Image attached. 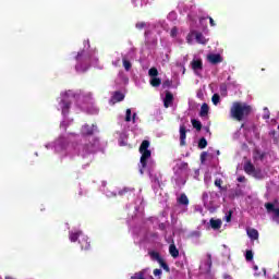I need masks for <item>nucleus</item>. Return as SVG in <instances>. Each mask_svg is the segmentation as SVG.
I'll return each mask as SVG.
<instances>
[{
  "label": "nucleus",
  "instance_id": "1",
  "mask_svg": "<svg viewBox=\"0 0 279 279\" xmlns=\"http://www.w3.org/2000/svg\"><path fill=\"white\" fill-rule=\"evenodd\" d=\"M248 114H252V106L241 101L232 104L230 109V116L232 119L235 121H243V119H247Z\"/></svg>",
  "mask_w": 279,
  "mask_h": 279
},
{
  "label": "nucleus",
  "instance_id": "2",
  "mask_svg": "<svg viewBox=\"0 0 279 279\" xmlns=\"http://www.w3.org/2000/svg\"><path fill=\"white\" fill-rule=\"evenodd\" d=\"M140 154L141 159H140V173L143 175L145 173V169H147V160L151 158V150H149V141L144 140L140 146Z\"/></svg>",
  "mask_w": 279,
  "mask_h": 279
},
{
  "label": "nucleus",
  "instance_id": "3",
  "mask_svg": "<svg viewBox=\"0 0 279 279\" xmlns=\"http://www.w3.org/2000/svg\"><path fill=\"white\" fill-rule=\"evenodd\" d=\"M86 141H88V143H85L83 145V149L80 153V156H82V158H86V156H90V154H95V151L99 149V138L90 136L86 138Z\"/></svg>",
  "mask_w": 279,
  "mask_h": 279
},
{
  "label": "nucleus",
  "instance_id": "4",
  "mask_svg": "<svg viewBox=\"0 0 279 279\" xmlns=\"http://www.w3.org/2000/svg\"><path fill=\"white\" fill-rule=\"evenodd\" d=\"M76 65L75 70L78 73H86L90 69V56L86 54L85 51H81L76 56Z\"/></svg>",
  "mask_w": 279,
  "mask_h": 279
},
{
  "label": "nucleus",
  "instance_id": "5",
  "mask_svg": "<svg viewBox=\"0 0 279 279\" xmlns=\"http://www.w3.org/2000/svg\"><path fill=\"white\" fill-rule=\"evenodd\" d=\"M244 171L247 173V175H253V178H260V169H256V167L252 165V161L244 163Z\"/></svg>",
  "mask_w": 279,
  "mask_h": 279
},
{
  "label": "nucleus",
  "instance_id": "6",
  "mask_svg": "<svg viewBox=\"0 0 279 279\" xmlns=\"http://www.w3.org/2000/svg\"><path fill=\"white\" fill-rule=\"evenodd\" d=\"M78 243L81 245V250H84L85 252H88L90 250V240L86 235H82L78 240Z\"/></svg>",
  "mask_w": 279,
  "mask_h": 279
},
{
  "label": "nucleus",
  "instance_id": "7",
  "mask_svg": "<svg viewBox=\"0 0 279 279\" xmlns=\"http://www.w3.org/2000/svg\"><path fill=\"white\" fill-rule=\"evenodd\" d=\"M94 129L93 126L88 125V124H85L83 125L82 128V131H81V134L82 136H84L85 138H88V136H93L94 134Z\"/></svg>",
  "mask_w": 279,
  "mask_h": 279
},
{
  "label": "nucleus",
  "instance_id": "8",
  "mask_svg": "<svg viewBox=\"0 0 279 279\" xmlns=\"http://www.w3.org/2000/svg\"><path fill=\"white\" fill-rule=\"evenodd\" d=\"M191 66L193 71H202L204 69V62L202 59H194L191 62Z\"/></svg>",
  "mask_w": 279,
  "mask_h": 279
},
{
  "label": "nucleus",
  "instance_id": "9",
  "mask_svg": "<svg viewBox=\"0 0 279 279\" xmlns=\"http://www.w3.org/2000/svg\"><path fill=\"white\" fill-rule=\"evenodd\" d=\"M60 105H61L62 114L66 117V114H69V110H71V101L66 99H62Z\"/></svg>",
  "mask_w": 279,
  "mask_h": 279
},
{
  "label": "nucleus",
  "instance_id": "10",
  "mask_svg": "<svg viewBox=\"0 0 279 279\" xmlns=\"http://www.w3.org/2000/svg\"><path fill=\"white\" fill-rule=\"evenodd\" d=\"M180 145L184 147L186 145V126L180 125Z\"/></svg>",
  "mask_w": 279,
  "mask_h": 279
},
{
  "label": "nucleus",
  "instance_id": "11",
  "mask_svg": "<svg viewBox=\"0 0 279 279\" xmlns=\"http://www.w3.org/2000/svg\"><path fill=\"white\" fill-rule=\"evenodd\" d=\"M173 105V94L171 92H166V97L163 99L165 108H169Z\"/></svg>",
  "mask_w": 279,
  "mask_h": 279
},
{
  "label": "nucleus",
  "instance_id": "12",
  "mask_svg": "<svg viewBox=\"0 0 279 279\" xmlns=\"http://www.w3.org/2000/svg\"><path fill=\"white\" fill-rule=\"evenodd\" d=\"M207 59L210 64H219L220 62H223V58H221V54H209Z\"/></svg>",
  "mask_w": 279,
  "mask_h": 279
},
{
  "label": "nucleus",
  "instance_id": "13",
  "mask_svg": "<svg viewBox=\"0 0 279 279\" xmlns=\"http://www.w3.org/2000/svg\"><path fill=\"white\" fill-rule=\"evenodd\" d=\"M123 99H125V95H123L121 92H114L111 97V101L113 104H119V101H123Z\"/></svg>",
  "mask_w": 279,
  "mask_h": 279
},
{
  "label": "nucleus",
  "instance_id": "14",
  "mask_svg": "<svg viewBox=\"0 0 279 279\" xmlns=\"http://www.w3.org/2000/svg\"><path fill=\"white\" fill-rule=\"evenodd\" d=\"M265 208L267 213H274L275 217H279V208H276L272 203H266Z\"/></svg>",
  "mask_w": 279,
  "mask_h": 279
},
{
  "label": "nucleus",
  "instance_id": "15",
  "mask_svg": "<svg viewBox=\"0 0 279 279\" xmlns=\"http://www.w3.org/2000/svg\"><path fill=\"white\" fill-rule=\"evenodd\" d=\"M194 36L198 45H206V43H208V40H206V37H204V34L199 32L194 31Z\"/></svg>",
  "mask_w": 279,
  "mask_h": 279
},
{
  "label": "nucleus",
  "instance_id": "16",
  "mask_svg": "<svg viewBox=\"0 0 279 279\" xmlns=\"http://www.w3.org/2000/svg\"><path fill=\"white\" fill-rule=\"evenodd\" d=\"M169 254L170 256H172V258H178V256H180V251L178 250L175 244H170Z\"/></svg>",
  "mask_w": 279,
  "mask_h": 279
},
{
  "label": "nucleus",
  "instance_id": "17",
  "mask_svg": "<svg viewBox=\"0 0 279 279\" xmlns=\"http://www.w3.org/2000/svg\"><path fill=\"white\" fill-rule=\"evenodd\" d=\"M247 236L252 239V241H258V230L256 229H247Z\"/></svg>",
  "mask_w": 279,
  "mask_h": 279
},
{
  "label": "nucleus",
  "instance_id": "18",
  "mask_svg": "<svg viewBox=\"0 0 279 279\" xmlns=\"http://www.w3.org/2000/svg\"><path fill=\"white\" fill-rule=\"evenodd\" d=\"M209 110L210 107H208V104L204 102L201 107L199 117H208Z\"/></svg>",
  "mask_w": 279,
  "mask_h": 279
},
{
  "label": "nucleus",
  "instance_id": "19",
  "mask_svg": "<svg viewBox=\"0 0 279 279\" xmlns=\"http://www.w3.org/2000/svg\"><path fill=\"white\" fill-rule=\"evenodd\" d=\"M177 202L181 206H189V196H186V194H181V196L177 199Z\"/></svg>",
  "mask_w": 279,
  "mask_h": 279
},
{
  "label": "nucleus",
  "instance_id": "20",
  "mask_svg": "<svg viewBox=\"0 0 279 279\" xmlns=\"http://www.w3.org/2000/svg\"><path fill=\"white\" fill-rule=\"evenodd\" d=\"M149 84L154 88H158V86H160V84H162V80H160V77H158V76H155V77L150 78Z\"/></svg>",
  "mask_w": 279,
  "mask_h": 279
},
{
  "label": "nucleus",
  "instance_id": "21",
  "mask_svg": "<svg viewBox=\"0 0 279 279\" xmlns=\"http://www.w3.org/2000/svg\"><path fill=\"white\" fill-rule=\"evenodd\" d=\"M80 236H82V231L70 232L69 239L72 243H75Z\"/></svg>",
  "mask_w": 279,
  "mask_h": 279
},
{
  "label": "nucleus",
  "instance_id": "22",
  "mask_svg": "<svg viewBox=\"0 0 279 279\" xmlns=\"http://www.w3.org/2000/svg\"><path fill=\"white\" fill-rule=\"evenodd\" d=\"M209 223H210L213 230H219L221 228V220H219V219L215 220L211 218L209 220Z\"/></svg>",
  "mask_w": 279,
  "mask_h": 279
},
{
  "label": "nucleus",
  "instance_id": "23",
  "mask_svg": "<svg viewBox=\"0 0 279 279\" xmlns=\"http://www.w3.org/2000/svg\"><path fill=\"white\" fill-rule=\"evenodd\" d=\"M145 274H147V269H143L141 271L135 272L131 279H146Z\"/></svg>",
  "mask_w": 279,
  "mask_h": 279
},
{
  "label": "nucleus",
  "instance_id": "24",
  "mask_svg": "<svg viewBox=\"0 0 279 279\" xmlns=\"http://www.w3.org/2000/svg\"><path fill=\"white\" fill-rule=\"evenodd\" d=\"M191 123L197 132H202V122L199 120L192 119Z\"/></svg>",
  "mask_w": 279,
  "mask_h": 279
},
{
  "label": "nucleus",
  "instance_id": "25",
  "mask_svg": "<svg viewBox=\"0 0 279 279\" xmlns=\"http://www.w3.org/2000/svg\"><path fill=\"white\" fill-rule=\"evenodd\" d=\"M208 147V141H206V137H201L198 141V149H206Z\"/></svg>",
  "mask_w": 279,
  "mask_h": 279
},
{
  "label": "nucleus",
  "instance_id": "26",
  "mask_svg": "<svg viewBox=\"0 0 279 279\" xmlns=\"http://www.w3.org/2000/svg\"><path fill=\"white\" fill-rule=\"evenodd\" d=\"M148 254L150 258H153V260H157V263H159L162 259V257L160 256V253L158 252L153 251V252H149Z\"/></svg>",
  "mask_w": 279,
  "mask_h": 279
},
{
  "label": "nucleus",
  "instance_id": "27",
  "mask_svg": "<svg viewBox=\"0 0 279 279\" xmlns=\"http://www.w3.org/2000/svg\"><path fill=\"white\" fill-rule=\"evenodd\" d=\"M223 184V180L221 179H216L215 180V186L219 187V191H228V187L221 186Z\"/></svg>",
  "mask_w": 279,
  "mask_h": 279
},
{
  "label": "nucleus",
  "instance_id": "28",
  "mask_svg": "<svg viewBox=\"0 0 279 279\" xmlns=\"http://www.w3.org/2000/svg\"><path fill=\"white\" fill-rule=\"evenodd\" d=\"M158 264L160 265V267H162V269L167 272L171 271V269L169 268V265L167 264V262H165L163 258H161Z\"/></svg>",
  "mask_w": 279,
  "mask_h": 279
},
{
  "label": "nucleus",
  "instance_id": "29",
  "mask_svg": "<svg viewBox=\"0 0 279 279\" xmlns=\"http://www.w3.org/2000/svg\"><path fill=\"white\" fill-rule=\"evenodd\" d=\"M148 75L150 78L158 77V69L157 68H150L148 70Z\"/></svg>",
  "mask_w": 279,
  "mask_h": 279
},
{
  "label": "nucleus",
  "instance_id": "30",
  "mask_svg": "<svg viewBox=\"0 0 279 279\" xmlns=\"http://www.w3.org/2000/svg\"><path fill=\"white\" fill-rule=\"evenodd\" d=\"M122 64L125 71H130V69H132V62H130V60H126L125 58L122 59Z\"/></svg>",
  "mask_w": 279,
  "mask_h": 279
},
{
  "label": "nucleus",
  "instance_id": "31",
  "mask_svg": "<svg viewBox=\"0 0 279 279\" xmlns=\"http://www.w3.org/2000/svg\"><path fill=\"white\" fill-rule=\"evenodd\" d=\"M211 101H213L214 106H218L219 101H221V97L219 96V94H214L211 97Z\"/></svg>",
  "mask_w": 279,
  "mask_h": 279
},
{
  "label": "nucleus",
  "instance_id": "32",
  "mask_svg": "<svg viewBox=\"0 0 279 279\" xmlns=\"http://www.w3.org/2000/svg\"><path fill=\"white\" fill-rule=\"evenodd\" d=\"M245 258L247 262L254 260V252H252V250H247L245 253Z\"/></svg>",
  "mask_w": 279,
  "mask_h": 279
},
{
  "label": "nucleus",
  "instance_id": "33",
  "mask_svg": "<svg viewBox=\"0 0 279 279\" xmlns=\"http://www.w3.org/2000/svg\"><path fill=\"white\" fill-rule=\"evenodd\" d=\"M255 158L258 160L265 159V153H262L260 150H255Z\"/></svg>",
  "mask_w": 279,
  "mask_h": 279
},
{
  "label": "nucleus",
  "instance_id": "34",
  "mask_svg": "<svg viewBox=\"0 0 279 279\" xmlns=\"http://www.w3.org/2000/svg\"><path fill=\"white\" fill-rule=\"evenodd\" d=\"M135 27H136V29H145V27H147V23H145V22H137L136 24H135Z\"/></svg>",
  "mask_w": 279,
  "mask_h": 279
},
{
  "label": "nucleus",
  "instance_id": "35",
  "mask_svg": "<svg viewBox=\"0 0 279 279\" xmlns=\"http://www.w3.org/2000/svg\"><path fill=\"white\" fill-rule=\"evenodd\" d=\"M195 36V31L191 32L187 36H186V41L189 43V45H191L193 43V37Z\"/></svg>",
  "mask_w": 279,
  "mask_h": 279
},
{
  "label": "nucleus",
  "instance_id": "36",
  "mask_svg": "<svg viewBox=\"0 0 279 279\" xmlns=\"http://www.w3.org/2000/svg\"><path fill=\"white\" fill-rule=\"evenodd\" d=\"M125 121L130 123L132 121V109H126Z\"/></svg>",
  "mask_w": 279,
  "mask_h": 279
},
{
  "label": "nucleus",
  "instance_id": "37",
  "mask_svg": "<svg viewBox=\"0 0 279 279\" xmlns=\"http://www.w3.org/2000/svg\"><path fill=\"white\" fill-rule=\"evenodd\" d=\"M172 84H173L172 81L166 80V81H163V83H162V88H169V87H171Z\"/></svg>",
  "mask_w": 279,
  "mask_h": 279
},
{
  "label": "nucleus",
  "instance_id": "38",
  "mask_svg": "<svg viewBox=\"0 0 279 279\" xmlns=\"http://www.w3.org/2000/svg\"><path fill=\"white\" fill-rule=\"evenodd\" d=\"M206 158H208V153L207 151H203L201 154V162H206Z\"/></svg>",
  "mask_w": 279,
  "mask_h": 279
},
{
  "label": "nucleus",
  "instance_id": "39",
  "mask_svg": "<svg viewBox=\"0 0 279 279\" xmlns=\"http://www.w3.org/2000/svg\"><path fill=\"white\" fill-rule=\"evenodd\" d=\"M153 274H154V276H156V277L160 278V277L162 276V270H161V269L156 268V269H154Z\"/></svg>",
  "mask_w": 279,
  "mask_h": 279
},
{
  "label": "nucleus",
  "instance_id": "40",
  "mask_svg": "<svg viewBox=\"0 0 279 279\" xmlns=\"http://www.w3.org/2000/svg\"><path fill=\"white\" fill-rule=\"evenodd\" d=\"M170 36L172 38H175V36H178V28L177 27H173L171 31H170Z\"/></svg>",
  "mask_w": 279,
  "mask_h": 279
},
{
  "label": "nucleus",
  "instance_id": "41",
  "mask_svg": "<svg viewBox=\"0 0 279 279\" xmlns=\"http://www.w3.org/2000/svg\"><path fill=\"white\" fill-rule=\"evenodd\" d=\"M264 111H265V114L263 116V119H269V109L265 107Z\"/></svg>",
  "mask_w": 279,
  "mask_h": 279
},
{
  "label": "nucleus",
  "instance_id": "42",
  "mask_svg": "<svg viewBox=\"0 0 279 279\" xmlns=\"http://www.w3.org/2000/svg\"><path fill=\"white\" fill-rule=\"evenodd\" d=\"M206 19L209 20V25H210V27H215V26L217 25V24L215 23V20H213V17L207 16Z\"/></svg>",
  "mask_w": 279,
  "mask_h": 279
},
{
  "label": "nucleus",
  "instance_id": "43",
  "mask_svg": "<svg viewBox=\"0 0 279 279\" xmlns=\"http://www.w3.org/2000/svg\"><path fill=\"white\" fill-rule=\"evenodd\" d=\"M226 221L228 222L232 221V211H229V215L226 216Z\"/></svg>",
  "mask_w": 279,
  "mask_h": 279
},
{
  "label": "nucleus",
  "instance_id": "44",
  "mask_svg": "<svg viewBox=\"0 0 279 279\" xmlns=\"http://www.w3.org/2000/svg\"><path fill=\"white\" fill-rule=\"evenodd\" d=\"M238 182H245V177H239Z\"/></svg>",
  "mask_w": 279,
  "mask_h": 279
},
{
  "label": "nucleus",
  "instance_id": "45",
  "mask_svg": "<svg viewBox=\"0 0 279 279\" xmlns=\"http://www.w3.org/2000/svg\"><path fill=\"white\" fill-rule=\"evenodd\" d=\"M133 123H135L136 122V113H133Z\"/></svg>",
  "mask_w": 279,
  "mask_h": 279
},
{
  "label": "nucleus",
  "instance_id": "46",
  "mask_svg": "<svg viewBox=\"0 0 279 279\" xmlns=\"http://www.w3.org/2000/svg\"><path fill=\"white\" fill-rule=\"evenodd\" d=\"M204 20H206V17H201V19H199L201 23H202V21H204Z\"/></svg>",
  "mask_w": 279,
  "mask_h": 279
},
{
  "label": "nucleus",
  "instance_id": "47",
  "mask_svg": "<svg viewBox=\"0 0 279 279\" xmlns=\"http://www.w3.org/2000/svg\"><path fill=\"white\" fill-rule=\"evenodd\" d=\"M220 88H221V90H226V86H221Z\"/></svg>",
  "mask_w": 279,
  "mask_h": 279
},
{
  "label": "nucleus",
  "instance_id": "48",
  "mask_svg": "<svg viewBox=\"0 0 279 279\" xmlns=\"http://www.w3.org/2000/svg\"><path fill=\"white\" fill-rule=\"evenodd\" d=\"M254 269H258V266H255Z\"/></svg>",
  "mask_w": 279,
  "mask_h": 279
},
{
  "label": "nucleus",
  "instance_id": "49",
  "mask_svg": "<svg viewBox=\"0 0 279 279\" xmlns=\"http://www.w3.org/2000/svg\"><path fill=\"white\" fill-rule=\"evenodd\" d=\"M186 69H183V73H185Z\"/></svg>",
  "mask_w": 279,
  "mask_h": 279
}]
</instances>
